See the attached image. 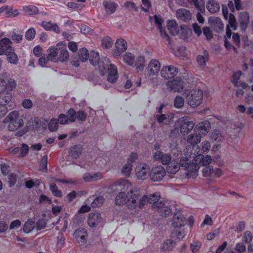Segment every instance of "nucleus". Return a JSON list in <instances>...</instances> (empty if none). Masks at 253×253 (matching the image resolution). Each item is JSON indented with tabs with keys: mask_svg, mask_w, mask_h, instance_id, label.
<instances>
[{
	"mask_svg": "<svg viewBox=\"0 0 253 253\" xmlns=\"http://www.w3.org/2000/svg\"><path fill=\"white\" fill-rule=\"evenodd\" d=\"M214 159H180L181 167L187 170L186 176L194 177L201 166L210 164Z\"/></svg>",
	"mask_w": 253,
	"mask_h": 253,
	"instance_id": "obj_1",
	"label": "nucleus"
},
{
	"mask_svg": "<svg viewBox=\"0 0 253 253\" xmlns=\"http://www.w3.org/2000/svg\"><path fill=\"white\" fill-rule=\"evenodd\" d=\"M210 128V123L209 122H202L195 126L193 132L187 138L188 143L191 144L187 147L191 146L193 148L189 152L194 151L195 146L201 141V138L209 131Z\"/></svg>",
	"mask_w": 253,
	"mask_h": 253,
	"instance_id": "obj_2",
	"label": "nucleus"
},
{
	"mask_svg": "<svg viewBox=\"0 0 253 253\" xmlns=\"http://www.w3.org/2000/svg\"><path fill=\"white\" fill-rule=\"evenodd\" d=\"M119 184L123 185V189L124 190H129L127 192V198L126 201V206L129 210H134L138 208V200L139 197V192L136 189H131L132 184L129 180L122 179L119 181Z\"/></svg>",
	"mask_w": 253,
	"mask_h": 253,
	"instance_id": "obj_3",
	"label": "nucleus"
},
{
	"mask_svg": "<svg viewBox=\"0 0 253 253\" xmlns=\"http://www.w3.org/2000/svg\"><path fill=\"white\" fill-rule=\"evenodd\" d=\"M211 147L210 143L208 141H204L202 143V147L201 149L196 147V149L194 150V152H189L191 150L192 147H186L184 150V152L185 157H182L181 158H199L198 157L201 156V158H211V157L209 155H207L204 157L203 154H206L209 152Z\"/></svg>",
	"mask_w": 253,
	"mask_h": 253,
	"instance_id": "obj_4",
	"label": "nucleus"
},
{
	"mask_svg": "<svg viewBox=\"0 0 253 253\" xmlns=\"http://www.w3.org/2000/svg\"><path fill=\"white\" fill-rule=\"evenodd\" d=\"M48 57L50 60L54 62L66 61L68 60L69 54L66 49H58L55 47H51L48 49Z\"/></svg>",
	"mask_w": 253,
	"mask_h": 253,
	"instance_id": "obj_5",
	"label": "nucleus"
},
{
	"mask_svg": "<svg viewBox=\"0 0 253 253\" xmlns=\"http://www.w3.org/2000/svg\"><path fill=\"white\" fill-rule=\"evenodd\" d=\"M3 123H9L8 129L10 131H15L18 129L24 124L23 120L20 118L17 111H13L4 118Z\"/></svg>",
	"mask_w": 253,
	"mask_h": 253,
	"instance_id": "obj_6",
	"label": "nucleus"
},
{
	"mask_svg": "<svg viewBox=\"0 0 253 253\" xmlns=\"http://www.w3.org/2000/svg\"><path fill=\"white\" fill-rule=\"evenodd\" d=\"M203 92L200 89H192L186 95V102L192 108L199 106L203 100Z\"/></svg>",
	"mask_w": 253,
	"mask_h": 253,
	"instance_id": "obj_7",
	"label": "nucleus"
},
{
	"mask_svg": "<svg viewBox=\"0 0 253 253\" xmlns=\"http://www.w3.org/2000/svg\"><path fill=\"white\" fill-rule=\"evenodd\" d=\"M6 81L0 79V104L1 105H8L9 107L12 106V95L6 91Z\"/></svg>",
	"mask_w": 253,
	"mask_h": 253,
	"instance_id": "obj_8",
	"label": "nucleus"
},
{
	"mask_svg": "<svg viewBox=\"0 0 253 253\" xmlns=\"http://www.w3.org/2000/svg\"><path fill=\"white\" fill-rule=\"evenodd\" d=\"M89 53L86 48L83 47L80 49L78 53H75L73 56V59L71 61L72 64L75 67H78L80 66V61L82 62H85L88 58Z\"/></svg>",
	"mask_w": 253,
	"mask_h": 253,
	"instance_id": "obj_9",
	"label": "nucleus"
},
{
	"mask_svg": "<svg viewBox=\"0 0 253 253\" xmlns=\"http://www.w3.org/2000/svg\"><path fill=\"white\" fill-rule=\"evenodd\" d=\"M160 160L163 164L167 165V171L169 173H175L181 167L180 159H159V161Z\"/></svg>",
	"mask_w": 253,
	"mask_h": 253,
	"instance_id": "obj_10",
	"label": "nucleus"
},
{
	"mask_svg": "<svg viewBox=\"0 0 253 253\" xmlns=\"http://www.w3.org/2000/svg\"><path fill=\"white\" fill-rule=\"evenodd\" d=\"M135 174L138 179L144 180L147 178L150 169L148 166L145 164H140L135 169Z\"/></svg>",
	"mask_w": 253,
	"mask_h": 253,
	"instance_id": "obj_11",
	"label": "nucleus"
},
{
	"mask_svg": "<svg viewBox=\"0 0 253 253\" xmlns=\"http://www.w3.org/2000/svg\"><path fill=\"white\" fill-rule=\"evenodd\" d=\"M178 123L180 126V132L183 135L189 132L194 128L195 125L193 122L188 121L184 118H180Z\"/></svg>",
	"mask_w": 253,
	"mask_h": 253,
	"instance_id": "obj_12",
	"label": "nucleus"
},
{
	"mask_svg": "<svg viewBox=\"0 0 253 253\" xmlns=\"http://www.w3.org/2000/svg\"><path fill=\"white\" fill-rule=\"evenodd\" d=\"M167 85L171 91L173 92L182 91L184 87L183 82L179 78H176V79L169 81Z\"/></svg>",
	"mask_w": 253,
	"mask_h": 253,
	"instance_id": "obj_13",
	"label": "nucleus"
},
{
	"mask_svg": "<svg viewBox=\"0 0 253 253\" xmlns=\"http://www.w3.org/2000/svg\"><path fill=\"white\" fill-rule=\"evenodd\" d=\"M12 42L7 38H4L0 41V55H3L10 53L14 50L11 46Z\"/></svg>",
	"mask_w": 253,
	"mask_h": 253,
	"instance_id": "obj_14",
	"label": "nucleus"
},
{
	"mask_svg": "<svg viewBox=\"0 0 253 253\" xmlns=\"http://www.w3.org/2000/svg\"><path fill=\"white\" fill-rule=\"evenodd\" d=\"M177 73V69L172 66H166L161 71V76L166 79L173 78Z\"/></svg>",
	"mask_w": 253,
	"mask_h": 253,
	"instance_id": "obj_15",
	"label": "nucleus"
},
{
	"mask_svg": "<svg viewBox=\"0 0 253 253\" xmlns=\"http://www.w3.org/2000/svg\"><path fill=\"white\" fill-rule=\"evenodd\" d=\"M208 23L213 30L216 32H219L223 29L222 21L218 17H210L208 19Z\"/></svg>",
	"mask_w": 253,
	"mask_h": 253,
	"instance_id": "obj_16",
	"label": "nucleus"
},
{
	"mask_svg": "<svg viewBox=\"0 0 253 253\" xmlns=\"http://www.w3.org/2000/svg\"><path fill=\"white\" fill-rule=\"evenodd\" d=\"M186 222V218L182 215L180 210L174 213L172 222V225L173 227L179 228L183 226Z\"/></svg>",
	"mask_w": 253,
	"mask_h": 253,
	"instance_id": "obj_17",
	"label": "nucleus"
},
{
	"mask_svg": "<svg viewBox=\"0 0 253 253\" xmlns=\"http://www.w3.org/2000/svg\"><path fill=\"white\" fill-rule=\"evenodd\" d=\"M102 220L100 213L98 212H91L89 214L87 223L91 227L97 226Z\"/></svg>",
	"mask_w": 253,
	"mask_h": 253,
	"instance_id": "obj_18",
	"label": "nucleus"
},
{
	"mask_svg": "<svg viewBox=\"0 0 253 253\" xmlns=\"http://www.w3.org/2000/svg\"><path fill=\"white\" fill-rule=\"evenodd\" d=\"M240 28L242 31H245L249 22V15L247 12L241 13L239 17Z\"/></svg>",
	"mask_w": 253,
	"mask_h": 253,
	"instance_id": "obj_19",
	"label": "nucleus"
},
{
	"mask_svg": "<svg viewBox=\"0 0 253 253\" xmlns=\"http://www.w3.org/2000/svg\"><path fill=\"white\" fill-rule=\"evenodd\" d=\"M108 75L107 80L109 82L114 83L118 78V71L117 68L113 64H110L108 67Z\"/></svg>",
	"mask_w": 253,
	"mask_h": 253,
	"instance_id": "obj_20",
	"label": "nucleus"
},
{
	"mask_svg": "<svg viewBox=\"0 0 253 253\" xmlns=\"http://www.w3.org/2000/svg\"><path fill=\"white\" fill-rule=\"evenodd\" d=\"M29 150V146L27 144L23 143L20 147L13 149L11 153L13 154L16 155L17 157H24L26 156Z\"/></svg>",
	"mask_w": 253,
	"mask_h": 253,
	"instance_id": "obj_21",
	"label": "nucleus"
},
{
	"mask_svg": "<svg viewBox=\"0 0 253 253\" xmlns=\"http://www.w3.org/2000/svg\"><path fill=\"white\" fill-rule=\"evenodd\" d=\"M176 17L182 21L187 22L191 18L190 11L184 8H180L176 11Z\"/></svg>",
	"mask_w": 253,
	"mask_h": 253,
	"instance_id": "obj_22",
	"label": "nucleus"
},
{
	"mask_svg": "<svg viewBox=\"0 0 253 253\" xmlns=\"http://www.w3.org/2000/svg\"><path fill=\"white\" fill-rule=\"evenodd\" d=\"M209 54L206 50H204L202 55H198L197 57V62L201 68H204L209 60Z\"/></svg>",
	"mask_w": 253,
	"mask_h": 253,
	"instance_id": "obj_23",
	"label": "nucleus"
},
{
	"mask_svg": "<svg viewBox=\"0 0 253 253\" xmlns=\"http://www.w3.org/2000/svg\"><path fill=\"white\" fill-rule=\"evenodd\" d=\"M83 148L82 145H75L71 147L69 151V155L72 158L79 157L82 153Z\"/></svg>",
	"mask_w": 253,
	"mask_h": 253,
	"instance_id": "obj_24",
	"label": "nucleus"
},
{
	"mask_svg": "<svg viewBox=\"0 0 253 253\" xmlns=\"http://www.w3.org/2000/svg\"><path fill=\"white\" fill-rule=\"evenodd\" d=\"M74 236L78 242H84L87 239V231L84 228H78L75 231Z\"/></svg>",
	"mask_w": 253,
	"mask_h": 253,
	"instance_id": "obj_25",
	"label": "nucleus"
},
{
	"mask_svg": "<svg viewBox=\"0 0 253 253\" xmlns=\"http://www.w3.org/2000/svg\"><path fill=\"white\" fill-rule=\"evenodd\" d=\"M147 70L149 76H158V60H152L149 63Z\"/></svg>",
	"mask_w": 253,
	"mask_h": 253,
	"instance_id": "obj_26",
	"label": "nucleus"
},
{
	"mask_svg": "<svg viewBox=\"0 0 253 253\" xmlns=\"http://www.w3.org/2000/svg\"><path fill=\"white\" fill-rule=\"evenodd\" d=\"M167 27L169 33L173 36L177 35L179 31L178 24L175 20L169 21Z\"/></svg>",
	"mask_w": 253,
	"mask_h": 253,
	"instance_id": "obj_27",
	"label": "nucleus"
},
{
	"mask_svg": "<svg viewBox=\"0 0 253 253\" xmlns=\"http://www.w3.org/2000/svg\"><path fill=\"white\" fill-rule=\"evenodd\" d=\"M110 64L109 60L106 57L102 58L101 60H100V61L98 62V63H97V65H98V67L99 68L100 72L101 75H104L105 74L107 69L108 71V67H109Z\"/></svg>",
	"mask_w": 253,
	"mask_h": 253,
	"instance_id": "obj_28",
	"label": "nucleus"
},
{
	"mask_svg": "<svg viewBox=\"0 0 253 253\" xmlns=\"http://www.w3.org/2000/svg\"><path fill=\"white\" fill-rule=\"evenodd\" d=\"M102 175L101 173L97 172L91 174L90 173H84L83 175V179L86 182H90L100 179Z\"/></svg>",
	"mask_w": 253,
	"mask_h": 253,
	"instance_id": "obj_29",
	"label": "nucleus"
},
{
	"mask_svg": "<svg viewBox=\"0 0 253 253\" xmlns=\"http://www.w3.org/2000/svg\"><path fill=\"white\" fill-rule=\"evenodd\" d=\"M127 198V194L125 192H121L116 197L115 203L116 205L121 206L126 204Z\"/></svg>",
	"mask_w": 253,
	"mask_h": 253,
	"instance_id": "obj_30",
	"label": "nucleus"
},
{
	"mask_svg": "<svg viewBox=\"0 0 253 253\" xmlns=\"http://www.w3.org/2000/svg\"><path fill=\"white\" fill-rule=\"evenodd\" d=\"M207 8L210 12L214 13L219 11L220 6L214 0H210L207 3Z\"/></svg>",
	"mask_w": 253,
	"mask_h": 253,
	"instance_id": "obj_31",
	"label": "nucleus"
},
{
	"mask_svg": "<svg viewBox=\"0 0 253 253\" xmlns=\"http://www.w3.org/2000/svg\"><path fill=\"white\" fill-rule=\"evenodd\" d=\"M23 11L27 15L33 16L39 13V9L37 7L33 5L24 6L23 7Z\"/></svg>",
	"mask_w": 253,
	"mask_h": 253,
	"instance_id": "obj_32",
	"label": "nucleus"
},
{
	"mask_svg": "<svg viewBox=\"0 0 253 253\" xmlns=\"http://www.w3.org/2000/svg\"><path fill=\"white\" fill-rule=\"evenodd\" d=\"M129 163L125 165L122 169V173L126 177H129L132 170V163L134 162L135 159H128Z\"/></svg>",
	"mask_w": 253,
	"mask_h": 253,
	"instance_id": "obj_33",
	"label": "nucleus"
},
{
	"mask_svg": "<svg viewBox=\"0 0 253 253\" xmlns=\"http://www.w3.org/2000/svg\"><path fill=\"white\" fill-rule=\"evenodd\" d=\"M163 22V20L161 18L159 17V33L161 35V36L162 37L163 40H164V42L167 44H170V39L169 37V36L168 35V34L166 32V31H164L162 29V22Z\"/></svg>",
	"mask_w": 253,
	"mask_h": 253,
	"instance_id": "obj_34",
	"label": "nucleus"
},
{
	"mask_svg": "<svg viewBox=\"0 0 253 253\" xmlns=\"http://www.w3.org/2000/svg\"><path fill=\"white\" fill-rule=\"evenodd\" d=\"M176 245V243L174 241L171 239H167L162 245L161 250L162 251H169L172 250Z\"/></svg>",
	"mask_w": 253,
	"mask_h": 253,
	"instance_id": "obj_35",
	"label": "nucleus"
},
{
	"mask_svg": "<svg viewBox=\"0 0 253 253\" xmlns=\"http://www.w3.org/2000/svg\"><path fill=\"white\" fill-rule=\"evenodd\" d=\"M88 59H89L90 64L93 66L97 65L100 60L98 52H95L94 50L90 51Z\"/></svg>",
	"mask_w": 253,
	"mask_h": 253,
	"instance_id": "obj_36",
	"label": "nucleus"
},
{
	"mask_svg": "<svg viewBox=\"0 0 253 253\" xmlns=\"http://www.w3.org/2000/svg\"><path fill=\"white\" fill-rule=\"evenodd\" d=\"M103 4L105 8L106 13L108 14H111L115 12L118 6L117 4L114 3L109 2L106 1H104Z\"/></svg>",
	"mask_w": 253,
	"mask_h": 253,
	"instance_id": "obj_37",
	"label": "nucleus"
},
{
	"mask_svg": "<svg viewBox=\"0 0 253 253\" xmlns=\"http://www.w3.org/2000/svg\"><path fill=\"white\" fill-rule=\"evenodd\" d=\"M79 165L81 168H84L86 169H96V166L93 164L89 159H82V161L80 162Z\"/></svg>",
	"mask_w": 253,
	"mask_h": 253,
	"instance_id": "obj_38",
	"label": "nucleus"
},
{
	"mask_svg": "<svg viewBox=\"0 0 253 253\" xmlns=\"http://www.w3.org/2000/svg\"><path fill=\"white\" fill-rule=\"evenodd\" d=\"M35 222L32 219H28L23 225V232L29 233L35 227Z\"/></svg>",
	"mask_w": 253,
	"mask_h": 253,
	"instance_id": "obj_39",
	"label": "nucleus"
},
{
	"mask_svg": "<svg viewBox=\"0 0 253 253\" xmlns=\"http://www.w3.org/2000/svg\"><path fill=\"white\" fill-rule=\"evenodd\" d=\"M14 50L11 51L10 53L6 54V60L12 64L16 65L18 63L19 59L17 54L14 52Z\"/></svg>",
	"mask_w": 253,
	"mask_h": 253,
	"instance_id": "obj_40",
	"label": "nucleus"
},
{
	"mask_svg": "<svg viewBox=\"0 0 253 253\" xmlns=\"http://www.w3.org/2000/svg\"><path fill=\"white\" fill-rule=\"evenodd\" d=\"M145 59L144 56H140L138 57L135 62V67L137 72L142 71L144 68Z\"/></svg>",
	"mask_w": 253,
	"mask_h": 253,
	"instance_id": "obj_41",
	"label": "nucleus"
},
{
	"mask_svg": "<svg viewBox=\"0 0 253 253\" xmlns=\"http://www.w3.org/2000/svg\"><path fill=\"white\" fill-rule=\"evenodd\" d=\"M123 60L128 66H132L134 62V56L130 52H126L123 56Z\"/></svg>",
	"mask_w": 253,
	"mask_h": 253,
	"instance_id": "obj_42",
	"label": "nucleus"
},
{
	"mask_svg": "<svg viewBox=\"0 0 253 253\" xmlns=\"http://www.w3.org/2000/svg\"><path fill=\"white\" fill-rule=\"evenodd\" d=\"M190 2L195 6L199 11H205L204 0H192Z\"/></svg>",
	"mask_w": 253,
	"mask_h": 253,
	"instance_id": "obj_43",
	"label": "nucleus"
},
{
	"mask_svg": "<svg viewBox=\"0 0 253 253\" xmlns=\"http://www.w3.org/2000/svg\"><path fill=\"white\" fill-rule=\"evenodd\" d=\"M115 46L118 50L123 52L127 48L126 42L122 39L117 40L115 43Z\"/></svg>",
	"mask_w": 253,
	"mask_h": 253,
	"instance_id": "obj_44",
	"label": "nucleus"
},
{
	"mask_svg": "<svg viewBox=\"0 0 253 253\" xmlns=\"http://www.w3.org/2000/svg\"><path fill=\"white\" fill-rule=\"evenodd\" d=\"M49 189L52 194L55 197L61 198L62 197V191L58 189L57 185L53 183L49 185Z\"/></svg>",
	"mask_w": 253,
	"mask_h": 253,
	"instance_id": "obj_45",
	"label": "nucleus"
},
{
	"mask_svg": "<svg viewBox=\"0 0 253 253\" xmlns=\"http://www.w3.org/2000/svg\"><path fill=\"white\" fill-rule=\"evenodd\" d=\"M104 202V198L102 196L96 197L91 204L92 208H96L101 207Z\"/></svg>",
	"mask_w": 253,
	"mask_h": 253,
	"instance_id": "obj_46",
	"label": "nucleus"
},
{
	"mask_svg": "<svg viewBox=\"0 0 253 253\" xmlns=\"http://www.w3.org/2000/svg\"><path fill=\"white\" fill-rule=\"evenodd\" d=\"M209 165L210 164L204 166L205 167L203 169L202 172L203 176L205 177L211 176L212 175L213 168Z\"/></svg>",
	"mask_w": 253,
	"mask_h": 253,
	"instance_id": "obj_47",
	"label": "nucleus"
},
{
	"mask_svg": "<svg viewBox=\"0 0 253 253\" xmlns=\"http://www.w3.org/2000/svg\"><path fill=\"white\" fill-rule=\"evenodd\" d=\"M161 198V196L159 195V200ZM163 205V202L159 200V212L162 213V215L167 216L171 213L172 210L169 208L166 207L164 209H161L162 205Z\"/></svg>",
	"mask_w": 253,
	"mask_h": 253,
	"instance_id": "obj_48",
	"label": "nucleus"
},
{
	"mask_svg": "<svg viewBox=\"0 0 253 253\" xmlns=\"http://www.w3.org/2000/svg\"><path fill=\"white\" fill-rule=\"evenodd\" d=\"M242 72L240 71L234 73L233 75L232 82L235 85V86L237 87H239V85H240L239 83L241 82L240 81V78Z\"/></svg>",
	"mask_w": 253,
	"mask_h": 253,
	"instance_id": "obj_49",
	"label": "nucleus"
},
{
	"mask_svg": "<svg viewBox=\"0 0 253 253\" xmlns=\"http://www.w3.org/2000/svg\"><path fill=\"white\" fill-rule=\"evenodd\" d=\"M68 120L71 122H75L77 119V112L73 108H70L67 112Z\"/></svg>",
	"mask_w": 253,
	"mask_h": 253,
	"instance_id": "obj_50",
	"label": "nucleus"
},
{
	"mask_svg": "<svg viewBox=\"0 0 253 253\" xmlns=\"http://www.w3.org/2000/svg\"><path fill=\"white\" fill-rule=\"evenodd\" d=\"M229 26L233 28L234 30H236L237 29V22L236 18L234 14L230 13L228 19Z\"/></svg>",
	"mask_w": 253,
	"mask_h": 253,
	"instance_id": "obj_51",
	"label": "nucleus"
},
{
	"mask_svg": "<svg viewBox=\"0 0 253 253\" xmlns=\"http://www.w3.org/2000/svg\"><path fill=\"white\" fill-rule=\"evenodd\" d=\"M6 91H11L16 88V83L15 81L13 79H9L6 82Z\"/></svg>",
	"mask_w": 253,
	"mask_h": 253,
	"instance_id": "obj_52",
	"label": "nucleus"
},
{
	"mask_svg": "<svg viewBox=\"0 0 253 253\" xmlns=\"http://www.w3.org/2000/svg\"><path fill=\"white\" fill-rule=\"evenodd\" d=\"M18 176L14 173H10L8 176L9 187H13L16 183Z\"/></svg>",
	"mask_w": 253,
	"mask_h": 253,
	"instance_id": "obj_53",
	"label": "nucleus"
},
{
	"mask_svg": "<svg viewBox=\"0 0 253 253\" xmlns=\"http://www.w3.org/2000/svg\"><path fill=\"white\" fill-rule=\"evenodd\" d=\"M48 129L50 131H55L58 128V123L57 119L52 118L50 121L48 122Z\"/></svg>",
	"mask_w": 253,
	"mask_h": 253,
	"instance_id": "obj_54",
	"label": "nucleus"
},
{
	"mask_svg": "<svg viewBox=\"0 0 253 253\" xmlns=\"http://www.w3.org/2000/svg\"><path fill=\"white\" fill-rule=\"evenodd\" d=\"M211 139L216 141H221L223 137L219 130H214L211 136Z\"/></svg>",
	"mask_w": 253,
	"mask_h": 253,
	"instance_id": "obj_55",
	"label": "nucleus"
},
{
	"mask_svg": "<svg viewBox=\"0 0 253 253\" xmlns=\"http://www.w3.org/2000/svg\"><path fill=\"white\" fill-rule=\"evenodd\" d=\"M101 44L104 47L109 48L113 44V41L110 37H106L102 39Z\"/></svg>",
	"mask_w": 253,
	"mask_h": 253,
	"instance_id": "obj_56",
	"label": "nucleus"
},
{
	"mask_svg": "<svg viewBox=\"0 0 253 253\" xmlns=\"http://www.w3.org/2000/svg\"><path fill=\"white\" fill-rule=\"evenodd\" d=\"M201 245L200 241H196L190 244V248L193 253H196L201 248Z\"/></svg>",
	"mask_w": 253,
	"mask_h": 253,
	"instance_id": "obj_57",
	"label": "nucleus"
},
{
	"mask_svg": "<svg viewBox=\"0 0 253 253\" xmlns=\"http://www.w3.org/2000/svg\"><path fill=\"white\" fill-rule=\"evenodd\" d=\"M185 234L180 231H174L171 232V236L175 239L181 240L184 237Z\"/></svg>",
	"mask_w": 253,
	"mask_h": 253,
	"instance_id": "obj_58",
	"label": "nucleus"
},
{
	"mask_svg": "<svg viewBox=\"0 0 253 253\" xmlns=\"http://www.w3.org/2000/svg\"><path fill=\"white\" fill-rule=\"evenodd\" d=\"M35 30L33 28L29 29L25 33V38L29 41L33 39L35 36Z\"/></svg>",
	"mask_w": 253,
	"mask_h": 253,
	"instance_id": "obj_59",
	"label": "nucleus"
},
{
	"mask_svg": "<svg viewBox=\"0 0 253 253\" xmlns=\"http://www.w3.org/2000/svg\"><path fill=\"white\" fill-rule=\"evenodd\" d=\"M184 99L182 97L177 96L174 99V106L177 108H181L184 105Z\"/></svg>",
	"mask_w": 253,
	"mask_h": 253,
	"instance_id": "obj_60",
	"label": "nucleus"
},
{
	"mask_svg": "<svg viewBox=\"0 0 253 253\" xmlns=\"http://www.w3.org/2000/svg\"><path fill=\"white\" fill-rule=\"evenodd\" d=\"M47 159H41L40 162V170L46 172L47 171Z\"/></svg>",
	"mask_w": 253,
	"mask_h": 253,
	"instance_id": "obj_61",
	"label": "nucleus"
},
{
	"mask_svg": "<svg viewBox=\"0 0 253 253\" xmlns=\"http://www.w3.org/2000/svg\"><path fill=\"white\" fill-rule=\"evenodd\" d=\"M148 196L144 195L141 199L139 198L138 200V208L142 209L143 207L148 203Z\"/></svg>",
	"mask_w": 253,
	"mask_h": 253,
	"instance_id": "obj_62",
	"label": "nucleus"
},
{
	"mask_svg": "<svg viewBox=\"0 0 253 253\" xmlns=\"http://www.w3.org/2000/svg\"><path fill=\"white\" fill-rule=\"evenodd\" d=\"M10 37L12 40L16 43L20 42L23 38V35L22 34H17L14 32H12Z\"/></svg>",
	"mask_w": 253,
	"mask_h": 253,
	"instance_id": "obj_63",
	"label": "nucleus"
},
{
	"mask_svg": "<svg viewBox=\"0 0 253 253\" xmlns=\"http://www.w3.org/2000/svg\"><path fill=\"white\" fill-rule=\"evenodd\" d=\"M46 225V223L43 219H39L36 223V229L37 230H41L44 229Z\"/></svg>",
	"mask_w": 253,
	"mask_h": 253,
	"instance_id": "obj_64",
	"label": "nucleus"
}]
</instances>
